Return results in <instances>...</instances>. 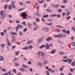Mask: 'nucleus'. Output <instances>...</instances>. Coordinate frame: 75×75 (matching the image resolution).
I'll return each mask as SVG.
<instances>
[{
  "label": "nucleus",
  "instance_id": "nucleus-34",
  "mask_svg": "<svg viewBox=\"0 0 75 75\" xmlns=\"http://www.w3.org/2000/svg\"><path fill=\"white\" fill-rule=\"evenodd\" d=\"M8 6V5L6 4L4 6V8L5 9H7V6Z\"/></svg>",
  "mask_w": 75,
  "mask_h": 75
},
{
  "label": "nucleus",
  "instance_id": "nucleus-54",
  "mask_svg": "<svg viewBox=\"0 0 75 75\" xmlns=\"http://www.w3.org/2000/svg\"><path fill=\"white\" fill-rule=\"evenodd\" d=\"M36 20L37 22H39V21H40V19L38 18H36Z\"/></svg>",
  "mask_w": 75,
  "mask_h": 75
},
{
  "label": "nucleus",
  "instance_id": "nucleus-17",
  "mask_svg": "<svg viewBox=\"0 0 75 75\" xmlns=\"http://www.w3.org/2000/svg\"><path fill=\"white\" fill-rule=\"evenodd\" d=\"M59 54L62 55H64V54H65V52H59Z\"/></svg>",
  "mask_w": 75,
  "mask_h": 75
},
{
  "label": "nucleus",
  "instance_id": "nucleus-18",
  "mask_svg": "<svg viewBox=\"0 0 75 75\" xmlns=\"http://www.w3.org/2000/svg\"><path fill=\"white\" fill-rule=\"evenodd\" d=\"M8 7L9 10H11L12 9L11 8V4L9 5Z\"/></svg>",
  "mask_w": 75,
  "mask_h": 75
},
{
  "label": "nucleus",
  "instance_id": "nucleus-26",
  "mask_svg": "<svg viewBox=\"0 0 75 75\" xmlns=\"http://www.w3.org/2000/svg\"><path fill=\"white\" fill-rule=\"evenodd\" d=\"M38 64L39 65L40 67H42V65L41 64H42V63L40 62H39L38 63Z\"/></svg>",
  "mask_w": 75,
  "mask_h": 75
},
{
  "label": "nucleus",
  "instance_id": "nucleus-59",
  "mask_svg": "<svg viewBox=\"0 0 75 75\" xmlns=\"http://www.w3.org/2000/svg\"><path fill=\"white\" fill-rule=\"evenodd\" d=\"M71 39L72 40H74V36H72L71 38Z\"/></svg>",
  "mask_w": 75,
  "mask_h": 75
},
{
  "label": "nucleus",
  "instance_id": "nucleus-22",
  "mask_svg": "<svg viewBox=\"0 0 75 75\" xmlns=\"http://www.w3.org/2000/svg\"><path fill=\"white\" fill-rule=\"evenodd\" d=\"M71 45L73 47H75V43L74 42H73L71 43Z\"/></svg>",
  "mask_w": 75,
  "mask_h": 75
},
{
  "label": "nucleus",
  "instance_id": "nucleus-62",
  "mask_svg": "<svg viewBox=\"0 0 75 75\" xmlns=\"http://www.w3.org/2000/svg\"><path fill=\"white\" fill-rule=\"evenodd\" d=\"M29 41L30 42V44L33 43V40H29Z\"/></svg>",
  "mask_w": 75,
  "mask_h": 75
},
{
  "label": "nucleus",
  "instance_id": "nucleus-53",
  "mask_svg": "<svg viewBox=\"0 0 75 75\" xmlns=\"http://www.w3.org/2000/svg\"><path fill=\"white\" fill-rule=\"evenodd\" d=\"M74 62H73L71 64V66H72L73 67L74 66V65H74Z\"/></svg>",
  "mask_w": 75,
  "mask_h": 75
},
{
  "label": "nucleus",
  "instance_id": "nucleus-7",
  "mask_svg": "<svg viewBox=\"0 0 75 75\" xmlns=\"http://www.w3.org/2000/svg\"><path fill=\"white\" fill-rule=\"evenodd\" d=\"M6 41H7V44L9 47H10V46L11 45L10 44V42H9V40L8 39H6Z\"/></svg>",
  "mask_w": 75,
  "mask_h": 75
},
{
  "label": "nucleus",
  "instance_id": "nucleus-2",
  "mask_svg": "<svg viewBox=\"0 0 75 75\" xmlns=\"http://www.w3.org/2000/svg\"><path fill=\"white\" fill-rule=\"evenodd\" d=\"M19 28H20V29H22V28H23V26L20 24L18 25L15 28V29H16V31H18V30Z\"/></svg>",
  "mask_w": 75,
  "mask_h": 75
},
{
  "label": "nucleus",
  "instance_id": "nucleus-64",
  "mask_svg": "<svg viewBox=\"0 0 75 75\" xmlns=\"http://www.w3.org/2000/svg\"><path fill=\"white\" fill-rule=\"evenodd\" d=\"M2 75H8V73H6L5 74H4Z\"/></svg>",
  "mask_w": 75,
  "mask_h": 75
},
{
  "label": "nucleus",
  "instance_id": "nucleus-51",
  "mask_svg": "<svg viewBox=\"0 0 75 75\" xmlns=\"http://www.w3.org/2000/svg\"><path fill=\"white\" fill-rule=\"evenodd\" d=\"M70 18H71V16H68L67 18V20H69Z\"/></svg>",
  "mask_w": 75,
  "mask_h": 75
},
{
  "label": "nucleus",
  "instance_id": "nucleus-12",
  "mask_svg": "<svg viewBox=\"0 0 75 75\" xmlns=\"http://www.w3.org/2000/svg\"><path fill=\"white\" fill-rule=\"evenodd\" d=\"M41 55H42V57H44V56L45 55V53H44L43 52H40Z\"/></svg>",
  "mask_w": 75,
  "mask_h": 75
},
{
  "label": "nucleus",
  "instance_id": "nucleus-11",
  "mask_svg": "<svg viewBox=\"0 0 75 75\" xmlns=\"http://www.w3.org/2000/svg\"><path fill=\"white\" fill-rule=\"evenodd\" d=\"M41 41H42V39L40 38L38 40V43H40V42H41Z\"/></svg>",
  "mask_w": 75,
  "mask_h": 75
},
{
  "label": "nucleus",
  "instance_id": "nucleus-46",
  "mask_svg": "<svg viewBox=\"0 0 75 75\" xmlns=\"http://www.w3.org/2000/svg\"><path fill=\"white\" fill-rule=\"evenodd\" d=\"M70 14V12L69 11L67 12V13H66V15L67 16H69Z\"/></svg>",
  "mask_w": 75,
  "mask_h": 75
},
{
  "label": "nucleus",
  "instance_id": "nucleus-55",
  "mask_svg": "<svg viewBox=\"0 0 75 75\" xmlns=\"http://www.w3.org/2000/svg\"><path fill=\"white\" fill-rule=\"evenodd\" d=\"M51 5L52 7H54V8H55V6L54 5V4H51Z\"/></svg>",
  "mask_w": 75,
  "mask_h": 75
},
{
  "label": "nucleus",
  "instance_id": "nucleus-3",
  "mask_svg": "<svg viewBox=\"0 0 75 75\" xmlns=\"http://www.w3.org/2000/svg\"><path fill=\"white\" fill-rule=\"evenodd\" d=\"M21 16L23 18H26V17H27V15H26L25 13L24 12L21 13Z\"/></svg>",
  "mask_w": 75,
  "mask_h": 75
},
{
  "label": "nucleus",
  "instance_id": "nucleus-6",
  "mask_svg": "<svg viewBox=\"0 0 75 75\" xmlns=\"http://www.w3.org/2000/svg\"><path fill=\"white\" fill-rule=\"evenodd\" d=\"M65 67L64 66H62L60 68L59 71L60 72H61L62 71V70H63V69H64V68H65Z\"/></svg>",
  "mask_w": 75,
  "mask_h": 75
},
{
  "label": "nucleus",
  "instance_id": "nucleus-58",
  "mask_svg": "<svg viewBox=\"0 0 75 75\" xmlns=\"http://www.w3.org/2000/svg\"><path fill=\"white\" fill-rule=\"evenodd\" d=\"M33 24L34 25H37V23L35 22H34Z\"/></svg>",
  "mask_w": 75,
  "mask_h": 75
},
{
  "label": "nucleus",
  "instance_id": "nucleus-50",
  "mask_svg": "<svg viewBox=\"0 0 75 75\" xmlns=\"http://www.w3.org/2000/svg\"><path fill=\"white\" fill-rule=\"evenodd\" d=\"M47 62H48L47 60H45L44 61V63L45 64H47Z\"/></svg>",
  "mask_w": 75,
  "mask_h": 75
},
{
  "label": "nucleus",
  "instance_id": "nucleus-10",
  "mask_svg": "<svg viewBox=\"0 0 75 75\" xmlns=\"http://www.w3.org/2000/svg\"><path fill=\"white\" fill-rule=\"evenodd\" d=\"M46 46L47 47L46 48V49H47V50H48L50 49V46H49V45L47 44H46Z\"/></svg>",
  "mask_w": 75,
  "mask_h": 75
},
{
  "label": "nucleus",
  "instance_id": "nucleus-9",
  "mask_svg": "<svg viewBox=\"0 0 75 75\" xmlns=\"http://www.w3.org/2000/svg\"><path fill=\"white\" fill-rule=\"evenodd\" d=\"M4 59L3 56H0V61H4Z\"/></svg>",
  "mask_w": 75,
  "mask_h": 75
},
{
  "label": "nucleus",
  "instance_id": "nucleus-23",
  "mask_svg": "<svg viewBox=\"0 0 75 75\" xmlns=\"http://www.w3.org/2000/svg\"><path fill=\"white\" fill-rule=\"evenodd\" d=\"M22 67H24V68H27L28 67L25 64H23L21 65Z\"/></svg>",
  "mask_w": 75,
  "mask_h": 75
},
{
  "label": "nucleus",
  "instance_id": "nucleus-49",
  "mask_svg": "<svg viewBox=\"0 0 75 75\" xmlns=\"http://www.w3.org/2000/svg\"><path fill=\"white\" fill-rule=\"evenodd\" d=\"M47 75H50V73H49V72H48V71H45Z\"/></svg>",
  "mask_w": 75,
  "mask_h": 75
},
{
  "label": "nucleus",
  "instance_id": "nucleus-19",
  "mask_svg": "<svg viewBox=\"0 0 75 75\" xmlns=\"http://www.w3.org/2000/svg\"><path fill=\"white\" fill-rule=\"evenodd\" d=\"M57 11L59 13H61L62 11V10L61 9H59L57 10Z\"/></svg>",
  "mask_w": 75,
  "mask_h": 75
},
{
  "label": "nucleus",
  "instance_id": "nucleus-61",
  "mask_svg": "<svg viewBox=\"0 0 75 75\" xmlns=\"http://www.w3.org/2000/svg\"><path fill=\"white\" fill-rule=\"evenodd\" d=\"M71 28H72V30H73V31H75V28H74V27H71Z\"/></svg>",
  "mask_w": 75,
  "mask_h": 75
},
{
  "label": "nucleus",
  "instance_id": "nucleus-42",
  "mask_svg": "<svg viewBox=\"0 0 75 75\" xmlns=\"http://www.w3.org/2000/svg\"><path fill=\"white\" fill-rule=\"evenodd\" d=\"M28 27L31 28V25L30 24V23H28Z\"/></svg>",
  "mask_w": 75,
  "mask_h": 75
},
{
  "label": "nucleus",
  "instance_id": "nucleus-45",
  "mask_svg": "<svg viewBox=\"0 0 75 75\" xmlns=\"http://www.w3.org/2000/svg\"><path fill=\"white\" fill-rule=\"evenodd\" d=\"M47 29H48V28H44L42 29V31H44V30H46Z\"/></svg>",
  "mask_w": 75,
  "mask_h": 75
},
{
  "label": "nucleus",
  "instance_id": "nucleus-37",
  "mask_svg": "<svg viewBox=\"0 0 75 75\" xmlns=\"http://www.w3.org/2000/svg\"><path fill=\"white\" fill-rule=\"evenodd\" d=\"M19 34L20 35V37H22V32L21 31H19Z\"/></svg>",
  "mask_w": 75,
  "mask_h": 75
},
{
  "label": "nucleus",
  "instance_id": "nucleus-40",
  "mask_svg": "<svg viewBox=\"0 0 75 75\" xmlns=\"http://www.w3.org/2000/svg\"><path fill=\"white\" fill-rule=\"evenodd\" d=\"M61 8H65V6H64V5H62L61 6Z\"/></svg>",
  "mask_w": 75,
  "mask_h": 75
},
{
  "label": "nucleus",
  "instance_id": "nucleus-27",
  "mask_svg": "<svg viewBox=\"0 0 75 75\" xmlns=\"http://www.w3.org/2000/svg\"><path fill=\"white\" fill-rule=\"evenodd\" d=\"M57 16V14H53L50 15L51 17H56Z\"/></svg>",
  "mask_w": 75,
  "mask_h": 75
},
{
  "label": "nucleus",
  "instance_id": "nucleus-29",
  "mask_svg": "<svg viewBox=\"0 0 75 75\" xmlns=\"http://www.w3.org/2000/svg\"><path fill=\"white\" fill-rule=\"evenodd\" d=\"M62 61L63 62H68V60L66 59L62 60Z\"/></svg>",
  "mask_w": 75,
  "mask_h": 75
},
{
  "label": "nucleus",
  "instance_id": "nucleus-32",
  "mask_svg": "<svg viewBox=\"0 0 75 75\" xmlns=\"http://www.w3.org/2000/svg\"><path fill=\"white\" fill-rule=\"evenodd\" d=\"M46 11H48V12H49L51 13V12H52V11H51V10H50V9H46Z\"/></svg>",
  "mask_w": 75,
  "mask_h": 75
},
{
  "label": "nucleus",
  "instance_id": "nucleus-39",
  "mask_svg": "<svg viewBox=\"0 0 75 75\" xmlns=\"http://www.w3.org/2000/svg\"><path fill=\"white\" fill-rule=\"evenodd\" d=\"M22 24H24L26 26V23H25V21H23L22 23Z\"/></svg>",
  "mask_w": 75,
  "mask_h": 75
},
{
  "label": "nucleus",
  "instance_id": "nucleus-16",
  "mask_svg": "<svg viewBox=\"0 0 75 75\" xmlns=\"http://www.w3.org/2000/svg\"><path fill=\"white\" fill-rule=\"evenodd\" d=\"M11 5L12 8H16V6H15V5H14V4L11 3Z\"/></svg>",
  "mask_w": 75,
  "mask_h": 75
},
{
  "label": "nucleus",
  "instance_id": "nucleus-63",
  "mask_svg": "<svg viewBox=\"0 0 75 75\" xmlns=\"http://www.w3.org/2000/svg\"><path fill=\"white\" fill-rule=\"evenodd\" d=\"M16 48V46H13L12 47V49H14Z\"/></svg>",
  "mask_w": 75,
  "mask_h": 75
},
{
  "label": "nucleus",
  "instance_id": "nucleus-41",
  "mask_svg": "<svg viewBox=\"0 0 75 75\" xmlns=\"http://www.w3.org/2000/svg\"><path fill=\"white\" fill-rule=\"evenodd\" d=\"M56 16H57V17H58V18H60V17H61V15H59L58 14H57Z\"/></svg>",
  "mask_w": 75,
  "mask_h": 75
},
{
  "label": "nucleus",
  "instance_id": "nucleus-4",
  "mask_svg": "<svg viewBox=\"0 0 75 75\" xmlns=\"http://www.w3.org/2000/svg\"><path fill=\"white\" fill-rule=\"evenodd\" d=\"M52 38L51 37H48V38H47L45 39V41H51V40H52Z\"/></svg>",
  "mask_w": 75,
  "mask_h": 75
},
{
  "label": "nucleus",
  "instance_id": "nucleus-5",
  "mask_svg": "<svg viewBox=\"0 0 75 75\" xmlns=\"http://www.w3.org/2000/svg\"><path fill=\"white\" fill-rule=\"evenodd\" d=\"M62 31L63 33H67V34H69V30H68L67 31V30H63Z\"/></svg>",
  "mask_w": 75,
  "mask_h": 75
},
{
  "label": "nucleus",
  "instance_id": "nucleus-35",
  "mask_svg": "<svg viewBox=\"0 0 75 75\" xmlns=\"http://www.w3.org/2000/svg\"><path fill=\"white\" fill-rule=\"evenodd\" d=\"M34 14L37 16H40V13H35Z\"/></svg>",
  "mask_w": 75,
  "mask_h": 75
},
{
  "label": "nucleus",
  "instance_id": "nucleus-47",
  "mask_svg": "<svg viewBox=\"0 0 75 75\" xmlns=\"http://www.w3.org/2000/svg\"><path fill=\"white\" fill-rule=\"evenodd\" d=\"M62 58L63 59H67V56H65L63 57Z\"/></svg>",
  "mask_w": 75,
  "mask_h": 75
},
{
  "label": "nucleus",
  "instance_id": "nucleus-1",
  "mask_svg": "<svg viewBox=\"0 0 75 75\" xmlns=\"http://www.w3.org/2000/svg\"><path fill=\"white\" fill-rule=\"evenodd\" d=\"M0 14L1 16V18L2 19H3V18H6V13L4 12H3V11L1 10L0 12Z\"/></svg>",
  "mask_w": 75,
  "mask_h": 75
},
{
  "label": "nucleus",
  "instance_id": "nucleus-15",
  "mask_svg": "<svg viewBox=\"0 0 75 75\" xmlns=\"http://www.w3.org/2000/svg\"><path fill=\"white\" fill-rule=\"evenodd\" d=\"M28 48V46H27L23 48L22 49V50H27Z\"/></svg>",
  "mask_w": 75,
  "mask_h": 75
},
{
  "label": "nucleus",
  "instance_id": "nucleus-56",
  "mask_svg": "<svg viewBox=\"0 0 75 75\" xmlns=\"http://www.w3.org/2000/svg\"><path fill=\"white\" fill-rule=\"evenodd\" d=\"M8 17H9V18H12V16L11 15H9Z\"/></svg>",
  "mask_w": 75,
  "mask_h": 75
},
{
  "label": "nucleus",
  "instance_id": "nucleus-20",
  "mask_svg": "<svg viewBox=\"0 0 75 75\" xmlns=\"http://www.w3.org/2000/svg\"><path fill=\"white\" fill-rule=\"evenodd\" d=\"M42 17L43 18H47L48 17V14H46V15L43 16Z\"/></svg>",
  "mask_w": 75,
  "mask_h": 75
},
{
  "label": "nucleus",
  "instance_id": "nucleus-14",
  "mask_svg": "<svg viewBox=\"0 0 75 75\" xmlns=\"http://www.w3.org/2000/svg\"><path fill=\"white\" fill-rule=\"evenodd\" d=\"M63 4H66V3L68 2L67 0H63Z\"/></svg>",
  "mask_w": 75,
  "mask_h": 75
},
{
  "label": "nucleus",
  "instance_id": "nucleus-36",
  "mask_svg": "<svg viewBox=\"0 0 75 75\" xmlns=\"http://www.w3.org/2000/svg\"><path fill=\"white\" fill-rule=\"evenodd\" d=\"M27 28H25L23 30V32H26V31H27Z\"/></svg>",
  "mask_w": 75,
  "mask_h": 75
},
{
  "label": "nucleus",
  "instance_id": "nucleus-30",
  "mask_svg": "<svg viewBox=\"0 0 75 75\" xmlns=\"http://www.w3.org/2000/svg\"><path fill=\"white\" fill-rule=\"evenodd\" d=\"M45 45H41L40 47H39V48L41 49V48H44V47H45Z\"/></svg>",
  "mask_w": 75,
  "mask_h": 75
},
{
  "label": "nucleus",
  "instance_id": "nucleus-38",
  "mask_svg": "<svg viewBox=\"0 0 75 75\" xmlns=\"http://www.w3.org/2000/svg\"><path fill=\"white\" fill-rule=\"evenodd\" d=\"M19 54V52H18V51L16 52V53H15L16 55H18Z\"/></svg>",
  "mask_w": 75,
  "mask_h": 75
},
{
  "label": "nucleus",
  "instance_id": "nucleus-44",
  "mask_svg": "<svg viewBox=\"0 0 75 75\" xmlns=\"http://www.w3.org/2000/svg\"><path fill=\"white\" fill-rule=\"evenodd\" d=\"M13 71L15 73L17 72V71H16V70L15 69H13Z\"/></svg>",
  "mask_w": 75,
  "mask_h": 75
},
{
  "label": "nucleus",
  "instance_id": "nucleus-43",
  "mask_svg": "<svg viewBox=\"0 0 75 75\" xmlns=\"http://www.w3.org/2000/svg\"><path fill=\"white\" fill-rule=\"evenodd\" d=\"M19 4L21 6H23V2H19Z\"/></svg>",
  "mask_w": 75,
  "mask_h": 75
},
{
  "label": "nucleus",
  "instance_id": "nucleus-48",
  "mask_svg": "<svg viewBox=\"0 0 75 75\" xmlns=\"http://www.w3.org/2000/svg\"><path fill=\"white\" fill-rule=\"evenodd\" d=\"M0 34L2 36H4V32H1V33Z\"/></svg>",
  "mask_w": 75,
  "mask_h": 75
},
{
  "label": "nucleus",
  "instance_id": "nucleus-21",
  "mask_svg": "<svg viewBox=\"0 0 75 75\" xmlns=\"http://www.w3.org/2000/svg\"><path fill=\"white\" fill-rule=\"evenodd\" d=\"M24 9H25V8H24L19 9H18L19 10L18 11H23V10H24Z\"/></svg>",
  "mask_w": 75,
  "mask_h": 75
},
{
  "label": "nucleus",
  "instance_id": "nucleus-31",
  "mask_svg": "<svg viewBox=\"0 0 75 75\" xmlns=\"http://www.w3.org/2000/svg\"><path fill=\"white\" fill-rule=\"evenodd\" d=\"M59 7V4H57L55 5V8H58V7Z\"/></svg>",
  "mask_w": 75,
  "mask_h": 75
},
{
  "label": "nucleus",
  "instance_id": "nucleus-60",
  "mask_svg": "<svg viewBox=\"0 0 75 75\" xmlns=\"http://www.w3.org/2000/svg\"><path fill=\"white\" fill-rule=\"evenodd\" d=\"M18 58H15L13 60V61H17V60H18Z\"/></svg>",
  "mask_w": 75,
  "mask_h": 75
},
{
  "label": "nucleus",
  "instance_id": "nucleus-57",
  "mask_svg": "<svg viewBox=\"0 0 75 75\" xmlns=\"http://www.w3.org/2000/svg\"><path fill=\"white\" fill-rule=\"evenodd\" d=\"M62 15L63 16H65V12L63 13L62 14Z\"/></svg>",
  "mask_w": 75,
  "mask_h": 75
},
{
  "label": "nucleus",
  "instance_id": "nucleus-8",
  "mask_svg": "<svg viewBox=\"0 0 75 75\" xmlns=\"http://www.w3.org/2000/svg\"><path fill=\"white\" fill-rule=\"evenodd\" d=\"M48 71H50V72H55V71L54 70H52V69H51L50 68H49L48 70Z\"/></svg>",
  "mask_w": 75,
  "mask_h": 75
},
{
  "label": "nucleus",
  "instance_id": "nucleus-52",
  "mask_svg": "<svg viewBox=\"0 0 75 75\" xmlns=\"http://www.w3.org/2000/svg\"><path fill=\"white\" fill-rule=\"evenodd\" d=\"M23 59L24 61H27V59H26V58H25V57H23Z\"/></svg>",
  "mask_w": 75,
  "mask_h": 75
},
{
  "label": "nucleus",
  "instance_id": "nucleus-28",
  "mask_svg": "<svg viewBox=\"0 0 75 75\" xmlns=\"http://www.w3.org/2000/svg\"><path fill=\"white\" fill-rule=\"evenodd\" d=\"M38 25H36L35 27V28H34V29H33V30L34 31H35L36 30H37V28H38Z\"/></svg>",
  "mask_w": 75,
  "mask_h": 75
},
{
  "label": "nucleus",
  "instance_id": "nucleus-25",
  "mask_svg": "<svg viewBox=\"0 0 75 75\" xmlns=\"http://www.w3.org/2000/svg\"><path fill=\"white\" fill-rule=\"evenodd\" d=\"M11 34L12 35H17V33H16V32H11Z\"/></svg>",
  "mask_w": 75,
  "mask_h": 75
},
{
  "label": "nucleus",
  "instance_id": "nucleus-33",
  "mask_svg": "<svg viewBox=\"0 0 75 75\" xmlns=\"http://www.w3.org/2000/svg\"><path fill=\"white\" fill-rule=\"evenodd\" d=\"M46 24L47 25H52V23H47Z\"/></svg>",
  "mask_w": 75,
  "mask_h": 75
},
{
  "label": "nucleus",
  "instance_id": "nucleus-13",
  "mask_svg": "<svg viewBox=\"0 0 75 75\" xmlns=\"http://www.w3.org/2000/svg\"><path fill=\"white\" fill-rule=\"evenodd\" d=\"M55 52H56V50L54 49L51 52V54H54V53Z\"/></svg>",
  "mask_w": 75,
  "mask_h": 75
},
{
  "label": "nucleus",
  "instance_id": "nucleus-24",
  "mask_svg": "<svg viewBox=\"0 0 75 75\" xmlns=\"http://www.w3.org/2000/svg\"><path fill=\"white\" fill-rule=\"evenodd\" d=\"M20 71L22 72H24L25 71V69H23V68H20Z\"/></svg>",
  "mask_w": 75,
  "mask_h": 75
}]
</instances>
